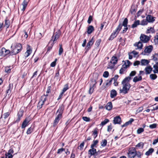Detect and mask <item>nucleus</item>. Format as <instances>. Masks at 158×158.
Instances as JSON below:
<instances>
[{
  "mask_svg": "<svg viewBox=\"0 0 158 158\" xmlns=\"http://www.w3.org/2000/svg\"><path fill=\"white\" fill-rule=\"evenodd\" d=\"M5 24L4 27H6L7 28H8L10 26V21L6 18L5 21Z\"/></svg>",
  "mask_w": 158,
  "mask_h": 158,
  "instance_id": "c756f323",
  "label": "nucleus"
},
{
  "mask_svg": "<svg viewBox=\"0 0 158 158\" xmlns=\"http://www.w3.org/2000/svg\"><path fill=\"white\" fill-rule=\"evenodd\" d=\"M118 60L116 56H113L111 59L110 62L109 63L108 68L110 69L113 68L115 64L117 63Z\"/></svg>",
  "mask_w": 158,
  "mask_h": 158,
  "instance_id": "39448f33",
  "label": "nucleus"
},
{
  "mask_svg": "<svg viewBox=\"0 0 158 158\" xmlns=\"http://www.w3.org/2000/svg\"><path fill=\"white\" fill-rule=\"evenodd\" d=\"M153 48L152 45H149L147 46L144 49V52L145 53H150L153 49Z\"/></svg>",
  "mask_w": 158,
  "mask_h": 158,
  "instance_id": "2eb2a0df",
  "label": "nucleus"
},
{
  "mask_svg": "<svg viewBox=\"0 0 158 158\" xmlns=\"http://www.w3.org/2000/svg\"><path fill=\"white\" fill-rule=\"evenodd\" d=\"M154 151V149L153 148H150L145 153L146 156H148L152 154V153Z\"/></svg>",
  "mask_w": 158,
  "mask_h": 158,
  "instance_id": "bb28decb",
  "label": "nucleus"
},
{
  "mask_svg": "<svg viewBox=\"0 0 158 158\" xmlns=\"http://www.w3.org/2000/svg\"><path fill=\"white\" fill-rule=\"evenodd\" d=\"M148 21L146 19H143L141 22V23H140V25H146L148 24Z\"/></svg>",
  "mask_w": 158,
  "mask_h": 158,
  "instance_id": "ea45409f",
  "label": "nucleus"
},
{
  "mask_svg": "<svg viewBox=\"0 0 158 158\" xmlns=\"http://www.w3.org/2000/svg\"><path fill=\"white\" fill-rule=\"evenodd\" d=\"M112 128V124L111 123H110V125H108L107 127V131L108 132H110L111 131Z\"/></svg>",
  "mask_w": 158,
  "mask_h": 158,
  "instance_id": "69168bd1",
  "label": "nucleus"
},
{
  "mask_svg": "<svg viewBox=\"0 0 158 158\" xmlns=\"http://www.w3.org/2000/svg\"><path fill=\"white\" fill-rule=\"evenodd\" d=\"M134 121V119L133 118H131L130 119V120L129 121L126 122L124 124L122 125V127H123L127 126L129 124H131Z\"/></svg>",
  "mask_w": 158,
  "mask_h": 158,
  "instance_id": "393cba45",
  "label": "nucleus"
},
{
  "mask_svg": "<svg viewBox=\"0 0 158 158\" xmlns=\"http://www.w3.org/2000/svg\"><path fill=\"white\" fill-rule=\"evenodd\" d=\"M32 52V50L29 45H28L27 48V51L25 53V55L26 57L28 56Z\"/></svg>",
  "mask_w": 158,
  "mask_h": 158,
  "instance_id": "dca6fc26",
  "label": "nucleus"
},
{
  "mask_svg": "<svg viewBox=\"0 0 158 158\" xmlns=\"http://www.w3.org/2000/svg\"><path fill=\"white\" fill-rule=\"evenodd\" d=\"M140 41L143 43H147L150 39V37L144 34H141L140 37Z\"/></svg>",
  "mask_w": 158,
  "mask_h": 158,
  "instance_id": "6e6552de",
  "label": "nucleus"
},
{
  "mask_svg": "<svg viewBox=\"0 0 158 158\" xmlns=\"http://www.w3.org/2000/svg\"><path fill=\"white\" fill-rule=\"evenodd\" d=\"M136 11V10L134 8H133L132 7L130 10V12L132 14H135Z\"/></svg>",
  "mask_w": 158,
  "mask_h": 158,
  "instance_id": "774afa93",
  "label": "nucleus"
},
{
  "mask_svg": "<svg viewBox=\"0 0 158 158\" xmlns=\"http://www.w3.org/2000/svg\"><path fill=\"white\" fill-rule=\"evenodd\" d=\"M94 43L93 37L92 38L91 40L87 43L86 47L87 51H88L91 48Z\"/></svg>",
  "mask_w": 158,
  "mask_h": 158,
  "instance_id": "f8f14e48",
  "label": "nucleus"
},
{
  "mask_svg": "<svg viewBox=\"0 0 158 158\" xmlns=\"http://www.w3.org/2000/svg\"><path fill=\"white\" fill-rule=\"evenodd\" d=\"M146 17V19L148 21V22L150 23H153L155 20V17H153L151 15H147Z\"/></svg>",
  "mask_w": 158,
  "mask_h": 158,
  "instance_id": "9b49d317",
  "label": "nucleus"
},
{
  "mask_svg": "<svg viewBox=\"0 0 158 158\" xmlns=\"http://www.w3.org/2000/svg\"><path fill=\"white\" fill-rule=\"evenodd\" d=\"M128 19L126 18L124 19L122 24V26L124 27H127L128 23Z\"/></svg>",
  "mask_w": 158,
  "mask_h": 158,
  "instance_id": "58836bf2",
  "label": "nucleus"
},
{
  "mask_svg": "<svg viewBox=\"0 0 158 158\" xmlns=\"http://www.w3.org/2000/svg\"><path fill=\"white\" fill-rule=\"evenodd\" d=\"M117 94L116 91L114 89H113L110 92V97L112 98H114L116 96Z\"/></svg>",
  "mask_w": 158,
  "mask_h": 158,
  "instance_id": "c85d7f7f",
  "label": "nucleus"
},
{
  "mask_svg": "<svg viewBox=\"0 0 158 158\" xmlns=\"http://www.w3.org/2000/svg\"><path fill=\"white\" fill-rule=\"evenodd\" d=\"M136 74V72L135 71H133L131 72L129 75V77H133Z\"/></svg>",
  "mask_w": 158,
  "mask_h": 158,
  "instance_id": "052dcab7",
  "label": "nucleus"
},
{
  "mask_svg": "<svg viewBox=\"0 0 158 158\" xmlns=\"http://www.w3.org/2000/svg\"><path fill=\"white\" fill-rule=\"evenodd\" d=\"M83 119L86 122H89L90 121V118H89L87 117H82Z\"/></svg>",
  "mask_w": 158,
  "mask_h": 158,
  "instance_id": "680f3d73",
  "label": "nucleus"
},
{
  "mask_svg": "<svg viewBox=\"0 0 158 158\" xmlns=\"http://www.w3.org/2000/svg\"><path fill=\"white\" fill-rule=\"evenodd\" d=\"M29 121L30 120L29 118H26L22 123V128H25L27 126Z\"/></svg>",
  "mask_w": 158,
  "mask_h": 158,
  "instance_id": "6ab92c4d",
  "label": "nucleus"
},
{
  "mask_svg": "<svg viewBox=\"0 0 158 158\" xmlns=\"http://www.w3.org/2000/svg\"><path fill=\"white\" fill-rule=\"evenodd\" d=\"M150 62V61L146 59H142L140 61L141 65L145 66L147 65Z\"/></svg>",
  "mask_w": 158,
  "mask_h": 158,
  "instance_id": "a211bd4d",
  "label": "nucleus"
},
{
  "mask_svg": "<svg viewBox=\"0 0 158 158\" xmlns=\"http://www.w3.org/2000/svg\"><path fill=\"white\" fill-rule=\"evenodd\" d=\"M93 135L94 139L96 138L98 135V131L96 129H95L93 131Z\"/></svg>",
  "mask_w": 158,
  "mask_h": 158,
  "instance_id": "49530a36",
  "label": "nucleus"
},
{
  "mask_svg": "<svg viewBox=\"0 0 158 158\" xmlns=\"http://www.w3.org/2000/svg\"><path fill=\"white\" fill-rule=\"evenodd\" d=\"M44 104L43 102L40 101L38 104V107L39 108V109H41Z\"/></svg>",
  "mask_w": 158,
  "mask_h": 158,
  "instance_id": "a18cd8bd",
  "label": "nucleus"
},
{
  "mask_svg": "<svg viewBox=\"0 0 158 158\" xmlns=\"http://www.w3.org/2000/svg\"><path fill=\"white\" fill-rule=\"evenodd\" d=\"M142 79V77L141 76H139L138 77L137 76H135L133 78V81L135 83L138 81H141Z\"/></svg>",
  "mask_w": 158,
  "mask_h": 158,
  "instance_id": "a878e982",
  "label": "nucleus"
},
{
  "mask_svg": "<svg viewBox=\"0 0 158 158\" xmlns=\"http://www.w3.org/2000/svg\"><path fill=\"white\" fill-rule=\"evenodd\" d=\"M144 70L145 71L146 74L147 75L151 73L152 70V68L151 66H149L146 67Z\"/></svg>",
  "mask_w": 158,
  "mask_h": 158,
  "instance_id": "f3484780",
  "label": "nucleus"
},
{
  "mask_svg": "<svg viewBox=\"0 0 158 158\" xmlns=\"http://www.w3.org/2000/svg\"><path fill=\"white\" fill-rule=\"evenodd\" d=\"M23 111L22 110H20L18 112L17 116L18 117L21 118L23 115Z\"/></svg>",
  "mask_w": 158,
  "mask_h": 158,
  "instance_id": "09e8293b",
  "label": "nucleus"
},
{
  "mask_svg": "<svg viewBox=\"0 0 158 158\" xmlns=\"http://www.w3.org/2000/svg\"><path fill=\"white\" fill-rule=\"evenodd\" d=\"M153 59L154 61H157L158 60V54L155 53L153 56Z\"/></svg>",
  "mask_w": 158,
  "mask_h": 158,
  "instance_id": "de8ad7c7",
  "label": "nucleus"
},
{
  "mask_svg": "<svg viewBox=\"0 0 158 158\" xmlns=\"http://www.w3.org/2000/svg\"><path fill=\"white\" fill-rule=\"evenodd\" d=\"M142 155L141 152L139 151L137 152V153L132 158H141V156Z\"/></svg>",
  "mask_w": 158,
  "mask_h": 158,
  "instance_id": "c9c22d12",
  "label": "nucleus"
},
{
  "mask_svg": "<svg viewBox=\"0 0 158 158\" xmlns=\"http://www.w3.org/2000/svg\"><path fill=\"white\" fill-rule=\"evenodd\" d=\"M64 109V106L62 105L60 106L56 112V114H57L58 113V114L56 117L55 119L54 120L53 123V126H55L59 123V121L62 118V114L63 111Z\"/></svg>",
  "mask_w": 158,
  "mask_h": 158,
  "instance_id": "f03ea898",
  "label": "nucleus"
},
{
  "mask_svg": "<svg viewBox=\"0 0 158 158\" xmlns=\"http://www.w3.org/2000/svg\"><path fill=\"white\" fill-rule=\"evenodd\" d=\"M157 77V76L155 74H152L150 75V78L152 80L156 79Z\"/></svg>",
  "mask_w": 158,
  "mask_h": 158,
  "instance_id": "a19ab883",
  "label": "nucleus"
},
{
  "mask_svg": "<svg viewBox=\"0 0 158 158\" xmlns=\"http://www.w3.org/2000/svg\"><path fill=\"white\" fill-rule=\"evenodd\" d=\"M122 23H120L115 31L118 33L120 31L122 28Z\"/></svg>",
  "mask_w": 158,
  "mask_h": 158,
  "instance_id": "72a5a7b5",
  "label": "nucleus"
},
{
  "mask_svg": "<svg viewBox=\"0 0 158 158\" xmlns=\"http://www.w3.org/2000/svg\"><path fill=\"white\" fill-rule=\"evenodd\" d=\"M97 153L96 149L94 148H91V149L88 151L89 154H90L91 156L94 155L95 154H96Z\"/></svg>",
  "mask_w": 158,
  "mask_h": 158,
  "instance_id": "4468645a",
  "label": "nucleus"
},
{
  "mask_svg": "<svg viewBox=\"0 0 158 158\" xmlns=\"http://www.w3.org/2000/svg\"><path fill=\"white\" fill-rule=\"evenodd\" d=\"M10 114V113L9 112H7L4 113L3 115L4 118L5 119L7 118L9 116Z\"/></svg>",
  "mask_w": 158,
  "mask_h": 158,
  "instance_id": "13d9d810",
  "label": "nucleus"
},
{
  "mask_svg": "<svg viewBox=\"0 0 158 158\" xmlns=\"http://www.w3.org/2000/svg\"><path fill=\"white\" fill-rule=\"evenodd\" d=\"M11 55V51L9 50H6L4 48H2V51L0 52V55L5 56L9 54Z\"/></svg>",
  "mask_w": 158,
  "mask_h": 158,
  "instance_id": "1a4fd4ad",
  "label": "nucleus"
},
{
  "mask_svg": "<svg viewBox=\"0 0 158 158\" xmlns=\"http://www.w3.org/2000/svg\"><path fill=\"white\" fill-rule=\"evenodd\" d=\"M118 34V33L116 32L115 31H114V32L111 34L110 38L109 39V40H112L114 38H115Z\"/></svg>",
  "mask_w": 158,
  "mask_h": 158,
  "instance_id": "412c9836",
  "label": "nucleus"
},
{
  "mask_svg": "<svg viewBox=\"0 0 158 158\" xmlns=\"http://www.w3.org/2000/svg\"><path fill=\"white\" fill-rule=\"evenodd\" d=\"M60 48L59 51V55H61L63 52V49L62 48V45L60 44Z\"/></svg>",
  "mask_w": 158,
  "mask_h": 158,
  "instance_id": "8fccbe9b",
  "label": "nucleus"
},
{
  "mask_svg": "<svg viewBox=\"0 0 158 158\" xmlns=\"http://www.w3.org/2000/svg\"><path fill=\"white\" fill-rule=\"evenodd\" d=\"M109 122V120L108 119H105L103 121H102L100 125L102 126L105 125L107 123H108Z\"/></svg>",
  "mask_w": 158,
  "mask_h": 158,
  "instance_id": "4c0bfd02",
  "label": "nucleus"
},
{
  "mask_svg": "<svg viewBox=\"0 0 158 158\" xmlns=\"http://www.w3.org/2000/svg\"><path fill=\"white\" fill-rule=\"evenodd\" d=\"M157 126V124L153 123L152 124L150 125L149 126V127L151 129H153L156 128V127Z\"/></svg>",
  "mask_w": 158,
  "mask_h": 158,
  "instance_id": "5fc2aeb1",
  "label": "nucleus"
},
{
  "mask_svg": "<svg viewBox=\"0 0 158 158\" xmlns=\"http://www.w3.org/2000/svg\"><path fill=\"white\" fill-rule=\"evenodd\" d=\"M94 30V28L93 26H89L87 28V32L88 34H91Z\"/></svg>",
  "mask_w": 158,
  "mask_h": 158,
  "instance_id": "4be33fe9",
  "label": "nucleus"
},
{
  "mask_svg": "<svg viewBox=\"0 0 158 158\" xmlns=\"http://www.w3.org/2000/svg\"><path fill=\"white\" fill-rule=\"evenodd\" d=\"M64 151H65V149L63 148H61L58 150L57 153L58 154H59L63 152Z\"/></svg>",
  "mask_w": 158,
  "mask_h": 158,
  "instance_id": "6e6d98bb",
  "label": "nucleus"
},
{
  "mask_svg": "<svg viewBox=\"0 0 158 158\" xmlns=\"http://www.w3.org/2000/svg\"><path fill=\"white\" fill-rule=\"evenodd\" d=\"M144 131V129L142 128H140L138 129L137 130V133L138 134H140L143 132Z\"/></svg>",
  "mask_w": 158,
  "mask_h": 158,
  "instance_id": "864d4df0",
  "label": "nucleus"
},
{
  "mask_svg": "<svg viewBox=\"0 0 158 158\" xmlns=\"http://www.w3.org/2000/svg\"><path fill=\"white\" fill-rule=\"evenodd\" d=\"M121 122V118L119 116H116L114 118L113 123L114 124H120Z\"/></svg>",
  "mask_w": 158,
  "mask_h": 158,
  "instance_id": "9d476101",
  "label": "nucleus"
},
{
  "mask_svg": "<svg viewBox=\"0 0 158 158\" xmlns=\"http://www.w3.org/2000/svg\"><path fill=\"white\" fill-rule=\"evenodd\" d=\"M48 96V94H44L40 98V101L42 102H43L44 103V102L47 100V97Z\"/></svg>",
  "mask_w": 158,
  "mask_h": 158,
  "instance_id": "cd10ccee",
  "label": "nucleus"
},
{
  "mask_svg": "<svg viewBox=\"0 0 158 158\" xmlns=\"http://www.w3.org/2000/svg\"><path fill=\"white\" fill-rule=\"evenodd\" d=\"M144 146V143L142 142L138 143L136 145V147L138 148H143Z\"/></svg>",
  "mask_w": 158,
  "mask_h": 158,
  "instance_id": "3c124183",
  "label": "nucleus"
},
{
  "mask_svg": "<svg viewBox=\"0 0 158 158\" xmlns=\"http://www.w3.org/2000/svg\"><path fill=\"white\" fill-rule=\"evenodd\" d=\"M61 32L59 30L54 33L51 39V40L53 41V44L56 42V41L59 38Z\"/></svg>",
  "mask_w": 158,
  "mask_h": 158,
  "instance_id": "0eeeda50",
  "label": "nucleus"
},
{
  "mask_svg": "<svg viewBox=\"0 0 158 158\" xmlns=\"http://www.w3.org/2000/svg\"><path fill=\"white\" fill-rule=\"evenodd\" d=\"M134 46H137V48H136V49H142L143 47V45L142 44V42L140 41H139L138 43H136L134 44Z\"/></svg>",
  "mask_w": 158,
  "mask_h": 158,
  "instance_id": "aec40b11",
  "label": "nucleus"
},
{
  "mask_svg": "<svg viewBox=\"0 0 158 158\" xmlns=\"http://www.w3.org/2000/svg\"><path fill=\"white\" fill-rule=\"evenodd\" d=\"M139 24H140V21L139 20H137L134 22V23L132 25L131 27L133 28H135Z\"/></svg>",
  "mask_w": 158,
  "mask_h": 158,
  "instance_id": "2f4dec72",
  "label": "nucleus"
},
{
  "mask_svg": "<svg viewBox=\"0 0 158 158\" xmlns=\"http://www.w3.org/2000/svg\"><path fill=\"white\" fill-rule=\"evenodd\" d=\"M109 75V72L108 71H106L104 72L103 76L104 77L106 78L108 77Z\"/></svg>",
  "mask_w": 158,
  "mask_h": 158,
  "instance_id": "bf43d9fd",
  "label": "nucleus"
},
{
  "mask_svg": "<svg viewBox=\"0 0 158 158\" xmlns=\"http://www.w3.org/2000/svg\"><path fill=\"white\" fill-rule=\"evenodd\" d=\"M33 131V129L30 127L27 130V134H31Z\"/></svg>",
  "mask_w": 158,
  "mask_h": 158,
  "instance_id": "4d7b16f0",
  "label": "nucleus"
},
{
  "mask_svg": "<svg viewBox=\"0 0 158 158\" xmlns=\"http://www.w3.org/2000/svg\"><path fill=\"white\" fill-rule=\"evenodd\" d=\"M69 89V85L68 84L64 85V87L63 88L62 92L64 93L66 91Z\"/></svg>",
  "mask_w": 158,
  "mask_h": 158,
  "instance_id": "e433bc0d",
  "label": "nucleus"
},
{
  "mask_svg": "<svg viewBox=\"0 0 158 158\" xmlns=\"http://www.w3.org/2000/svg\"><path fill=\"white\" fill-rule=\"evenodd\" d=\"M15 47L17 49H19V52L22 50V46L21 44L19 43L17 44Z\"/></svg>",
  "mask_w": 158,
  "mask_h": 158,
  "instance_id": "f704fd0d",
  "label": "nucleus"
},
{
  "mask_svg": "<svg viewBox=\"0 0 158 158\" xmlns=\"http://www.w3.org/2000/svg\"><path fill=\"white\" fill-rule=\"evenodd\" d=\"M107 143V142L106 139H104L102 140L101 143V145L102 147H105L106 146Z\"/></svg>",
  "mask_w": 158,
  "mask_h": 158,
  "instance_id": "c03bdc74",
  "label": "nucleus"
},
{
  "mask_svg": "<svg viewBox=\"0 0 158 158\" xmlns=\"http://www.w3.org/2000/svg\"><path fill=\"white\" fill-rule=\"evenodd\" d=\"M98 75L96 74H93V78L91 80L89 90V93L90 94H91L93 93L94 88L96 87L95 85L97 83V81L98 79Z\"/></svg>",
  "mask_w": 158,
  "mask_h": 158,
  "instance_id": "20e7f679",
  "label": "nucleus"
},
{
  "mask_svg": "<svg viewBox=\"0 0 158 158\" xmlns=\"http://www.w3.org/2000/svg\"><path fill=\"white\" fill-rule=\"evenodd\" d=\"M155 32V31L154 30L153 28L151 27L149 29V28L147 29L146 32V34L150 33H154Z\"/></svg>",
  "mask_w": 158,
  "mask_h": 158,
  "instance_id": "473e14b6",
  "label": "nucleus"
},
{
  "mask_svg": "<svg viewBox=\"0 0 158 158\" xmlns=\"http://www.w3.org/2000/svg\"><path fill=\"white\" fill-rule=\"evenodd\" d=\"M8 88V89L6 90V94H8L9 95L10 94L11 90V84H9Z\"/></svg>",
  "mask_w": 158,
  "mask_h": 158,
  "instance_id": "37998d69",
  "label": "nucleus"
},
{
  "mask_svg": "<svg viewBox=\"0 0 158 158\" xmlns=\"http://www.w3.org/2000/svg\"><path fill=\"white\" fill-rule=\"evenodd\" d=\"M64 109V106L62 105L60 106L56 112V114H57L58 113V114L56 117L55 119L54 120L53 123V126H55L59 123V121L62 118V114L63 111Z\"/></svg>",
  "mask_w": 158,
  "mask_h": 158,
  "instance_id": "7ed1b4c3",
  "label": "nucleus"
},
{
  "mask_svg": "<svg viewBox=\"0 0 158 158\" xmlns=\"http://www.w3.org/2000/svg\"><path fill=\"white\" fill-rule=\"evenodd\" d=\"M5 155L6 156V158H12L13 157V156L12 154H9L8 153H6Z\"/></svg>",
  "mask_w": 158,
  "mask_h": 158,
  "instance_id": "603ef678",
  "label": "nucleus"
},
{
  "mask_svg": "<svg viewBox=\"0 0 158 158\" xmlns=\"http://www.w3.org/2000/svg\"><path fill=\"white\" fill-rule=\"evenodd\" d=\"M28 2L26 0H24L23 2L22 3V5L23 6L22 8L21 9V10L23 11H24L26 7Z\"/></svg>",
  "mask_w": 158,
  "mask_h": 158,
  "instance_id": "b1692460",
  "label": "nucleus"
},
{
  "mask_svg": "<svg viewBox=\"0 0 158 158\" xmlns=\"http://www.w3.org/2000/svg\"><path fill=\"white\" fill-rule=\"evenodd\" d=\"M137 153L134 148H132L129 149L127 153L128 158H132Z\"/></svg>",
  "mask_w": 158,
  "mask_h": 158,
  "instance_id": "423d86ee",
  "label": "nucleus"
},
{
  "mask_svg": "<svg viewBox=\"0 0 158 158\" xmlns=\"http://www.w3.org/2000/svg\"><path fill=\"white\" fill-rule=\"evenodd\" d=\"M153 68L154 69L153 70V72L154 73H158V62L156 63L153 66Z\"/></svg>",
  "mask_w": 158,
  "mask_h": 158,
  "instance_id": "7c9ffc66",
  "label": "nucleus"
},
{
  "mask_svg": "<svg viewBox=\"0 0 158 158\" xmlns=\"http://www.w3.org/2000/svg\"><path fill=\"white\" fill-rule=\"evenodd\" d=\"M84 142H82L78 147V148L80 150L82 149L84 146Z\"/></svg>",
  "mask_w": 158,
  "mask_h": 158,
  "instance_id": "e2e57ef3",
  "label": "nucleus"
},
{
  "mask_svg": "<svg viewBox=\"0 0 158 158\" xmlns=\"http://www.w3.org/2000/svg\"><path fill=\"white\" fill-rule=\"evenodd\" d=\"M106 109L110 110H111L112 108V103L111 102H108L106 105V106L105 107Z\"/></svg>",
  "mask_w": 158,
  "mask_h": 158,
  "instance_id": "5701e85b",
  "label": "nucleus"
},
{
  "mask_svg": "<svg viewBox=\"0 0 158 158\" xmlns=\"http://www.w3.org/2000/svg\"><path fill=\"white\" fill-rule=\"evenodd\" d=\"M131 78L129 77H126L122 81V84L123 85V88L120 90V93L125 94L128 93L131 87L129 81Z\"/></svg>",
  "mask_w": 158,
  "mask_h": 158,
  "instance_id": "f257e3e1",
  "label": "nucleus"
},
{
  "mask_svg": "<svg viewBox=\"0 0 158 158\" xmlns=\"http://www.w3.org/2000/svg\"><path fill=\"white\" fill-rule=\"evenodd\" d=\"M124 64L129 67L131 64V63L129 60H127L125 61Z\"/></svg>",
  "mask_w": 158,
  "mask_h": 158,
  "instance_id": "338daca9",
  "label": "nucleus"
},
{
  "mask_svg": "<svg viewBox=\"0 0 158 158\" xmlns=\"http://www.w3.org/2000/svg\"><path fill=\"white\" fill-rule=\"evenodd\" d=\"M101 40L100 39H98L96 41L95 43V45L97 47H98L99 46L101 42Z\"/></svg>",
  "mask_w": 158,
  "mask_h": 158,
  "instance_id": "0e129e2a",
  "label": "nucleus"
},
{
  "mask_svg": "<svg viewBox=\"0 0 158 158\" xmlns=\"http://www.w3.org/2000/svg\"><path fill=\"white\" fill-rule=\"evenodd\" d=\"M98 142V140H94L93 142V143L91 145V148H94V147H96L95 146Z\"/></svg>",
  "mask_w": 158,
  "mask_h": 158,
  "instance_id": "79ce46f5",
  "label": "nucleus"
},
{
  "mask_svg": "<svg viewBox=\"0 0 158 158\" xmlns=\"http://www.w3.org/2000/svg\"><path fill=\"white\" fill-rule=\"evenodd\" d=\"M11 48H12V50L11 51V55H16L19 52V49H17L15 47H13L12 46Z\"/></svg>",
  "mask_w": 158,
  "mask_h": 158,
  "instance_id": "ddd939ff",
  "label": "nucleus"
}]
</instances>
